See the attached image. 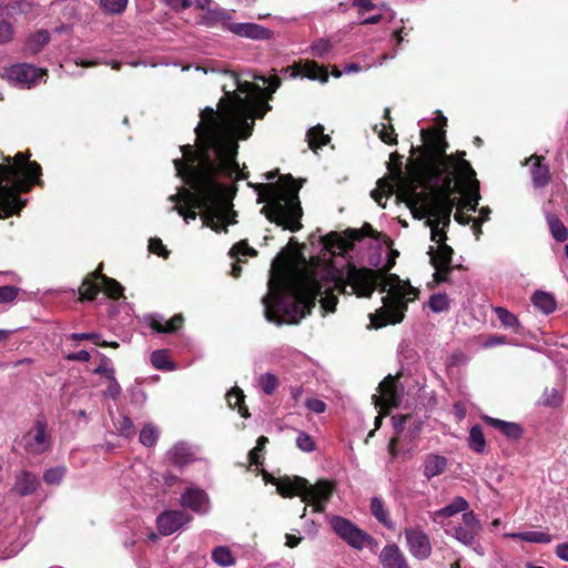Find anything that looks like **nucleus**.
<instances>
[{"label":"nucleus","mask_w":568,"mask_h":568,"mask_svg":"<svg viewBox=\"0 0 568 568\" xmlns=\"http://www.w3.org/2000/svg\"><path fill=\"white\" fill-rule=\"evenodd\" d=\"M306 488L307 480L302 477L282 478L276 481V489L283 497L300 496L303 499Z\"/></svg>","instance_id":"aec40b11"},{"label":"nucleus","mask_w":568,"mask_h":568,"mask_svg":"<svg viewBox=\"0 0 568 568\" xmlns=\"http://www.w3.org/2000/svg\"><path fill=\"white\" fill-rule=\"evenodd\" d=\"M306 136L308 141V146L312 150L326 145L331 140L329 136L324 133V126L321 124L311 128L307 131Z\"/></svg>","instance_id":"473e14b6"},{"label":"nucleus","mask_w":568,"mask_h":568,"mask_svg":"<svg viewBox=\"0 0 568 568\" xmlns=\"http://www.w3.org/2000/svg\"><path fill=\"white\" fill-rule=\"evenodd\" d=\"M39 486V478L36 474L28 470H22L16 478L14 489L21 496H28L37 490Z\"/></svg>","instance_id":"b1692460"},{"label":"nucleus","mask_w":568,"mask_h":568,"mask_svg":"<svg viewBox=\"0 0 568 568\" xmlns=\"http://www.w3.org/2000/svg\"><path fill=\"white\" fill-rule=\"evenodd\" d=\"M100 6L110 14H120L125 10L128 0H100Z\"/></svg>","instance_id":"49530a36"},{"label":"nucleus","mask_w":568,"mask_h":568,"mask_svg":"<svg viewBox=\"0 0 568 568\" xmlns=\"http://www.w3.org/2000/svg\"><path fill=\"white\" fill-rule=\"evenodd\" d=\"M555 552L558 558L564 561H568V542L557 545Z\"/></svg>","instance_id":"774afa93"},{"label":"nucleus","mask_w":568,"mask_h":568,"mask_svg":"<svg viewBox=\"0 0 568 568\" xmlns=\"http://www.w3.org/2000/svg\"><path fill=\"white\" fill-rule=\"evenodd\" d=\"M428 306L434 313L446 312L450 307V300L444 293H436L429 297Z\"/></svg>","instance_id":"a19ab883"},{"label":"nucleus","mask_w":568,"mask_h":568,"mask_svg":"<svg viewBox=\"0 0 568 568\" xmlns=\"http://www.w3.org/2000/svg\"><path fill=\"white\" fill-rule=\"evenodd\" d=\"M101 290L111 298L120 297L123 292L121 284L103 275L101 268L83 280L79 292L82 298L92 301Z\"/></svg>","instance_id":"0eeeda50"},{"label":"nucleus","mask_w":568,"mask_h":568,"mask_svg":"<svg viewBox=\"0 0 568 568\" xmlns=\"http://www.w3.org/2000/svg\"><path fill=\"white\" fill-rule=\"evenodd\" d=\"M108 381H109V385H108L104 394L111 398H116L121 393V386L116 382L115 376L113 377V379H108Z\"/></svg>","instance_id":"0e129e2a"},{"label":"nucleus","mask_w":568,"mask_h":568,"mask_svg":"<svg viewBox=\"0 0 568 568\" xmlns=\"http://www.w3.org/2000/svg\"><path fill=\"white\" fill-rule=\"evenodd\" d=\"M485 420L494 428L500 430L509 439H518L523 435V428L519 424L506 422L498 418L485 417Z\"/></svg>","instance_id":"393cba45"},{"label":"nucleus","mask_w":568,"mask_h":568,"mask_svg":"<svg viewBox=\"0 0 568 568\" xmlns=\"http://www.w3.org/2000/svg\"><path fill=\"white\" fill-rule=\"evenodd\" d=\"M225 30L251 40H270L273 36L270 29L251 22L227 23Z\"/></svg>","instance_id":"f3484780"},{"label":"nucleus","mask_w":568,"mask_h":568,"mask_svg":"<svg viewBox=\"0 0 568 568\" xmlns=\"http://www.w3.org/2000/svg\"><path fill=\"white\" fill-rule=\"evenodd\" d=\"M149 250L150 252L158 254L160 256L166 257L169 252L165 250L162 241L160 239H150L149 241Z\"/></svg>","instance_id":"052dcab7"},{"label":"nucleus","mask_w":568,"mask_h":568,"mask_svg":"<svg viewBox=\"0 0 568 568\" xmlns=\"http://www.w3.org/2000/svg\"><path fill=\"white\" fill-rule=\"evenodd\" d=\"M334 491V484L327 480H318L314 485H308L303 495V501L311 503L314 511H324V503H326Z\"/></svg>","instance_id":"ddd939ff"},{"label":"nucleus","mask_w":568,"mask_h":568,"mask_svg":"<svg viewBox=\"0 0 568 568\" xmlns=\"http://www.w3.org/2000/svg\"><path fill=\"white\" fill-rule=\"evenodd\" d=\"M507 339L505 336L503 335H491L489 336L485 342H484V346L485 347H494V346H497V345H504V344H507Z\"/></svg>","instance_id":"338daca9"},{"label":"nucleus","mask_w":568,"mask_h":568,"mask_svg":"<svg viewBox=\"0 0 568 568\" xmlns=\"http://www.w3.org/2000/svg\"><path fill=\"white\" fill-rule=\"evenodd\" d=\"M65 475L64 467H54L44 471L43 479L48 485H59Z\"/></svg>","instance_id":"8fccbe9b"},{"label":"nucleus","mask_w":568,"mask_h":568,"mask_svg":"<svg viewBox=\"0 0 568 568\" xmlns=\"http://www.w3.org/2000/svg\"><path fill=\"white\" fill-rule=\"evenodd\" d=\"M296 446L305 453H311L315 450V443L313 438L304 432H301L298 434L296 438Z\"/></svg>","instance_id":"864d4df0"},{"label":"nucleus","mask_w":568,"mask_h":568,"mask_svg":"<svg viewBox=\"0 0 568 568\" xmlns=\"http://www.w3.org/2000/svg\"><path fill=\"white\" fill-rule=\"evenodd\" d=\"M226 402L231 408H239V413L243 417L250 416L247 408L242 405L244 402V394L239 387L232 388L226 394Z\"/></svg>","instance_id":"e433bc0d"},{"label":"nucleus","mask_w":568,"mask_h":568,"mask_svg":"<svg viewBox=\"0 0 568 568\" xmlns=\"http://www.w3.org/2000/svg\"><path fill=\"white\" fill-rule=\"evenodd\" d=\"M447 143L443 140L426 146L415 162L409 178L400 169L392 173V179H381L377 187L371 192L375 202L386 206V200L397 194L405 202L417 220L427 219L433 242L445 244V227L450 223V215L456 204L454 197V172H447L450 162L446 158Z\"/></svg>","instance_id":"7ed1b4c3"},{"label":"nucleus","mask_w":568,"mask_h":568,"mask_svg":"<svg viewBox=\"0 0 568 568\" xmlns=\"http://www.w3.org/2000/svg\"><path fill=\"white\" fill-rule=\"evenodd\" d=\"M547 222L552 237L558 242H565L568 237V231L564 223L555 215H548Z\"/></svg>","instance_id":"58836bf2"},{"label":"nucleus","mask_w":568,"mask_h":568,"mask_svg":"<svg viewBox=\"0 0 568 568\" xmlns=\"http://www.w3.org/2000/svg\"><path fill=\"white\" fill-rule=\"evenodd\" d=\"M534 306L545 314H550L556 310V301L550 293L537 291L531 297Z\"/></svg>","instance_id":"c85d7f7f"},{"label":"nucleus","mask_w":568,"mask_h":568,"mask_svg":"<svg viewBox=\"0 0 568 568\" xmlns=\"http://www.w3.org/2000/svg\"><path fill=\"white\" fill-rule=\"evenodd\" d=\"M301 187L302 183L291 175L276 182L256 184L257 202L264 203L261 213L283 230L297 232L302 229L303 216L298 197Z\"/></svg>","instance_id":"20e7f679"},{"label":"nucleus","mask_w":568,"mask_h":568,"mask_svg":"<svg viewBox=\"0 0 568 568\" xmlns=\"http://www.w3.org/2000/svg\"><path fill=\"white\" fill-rule=\"evenodd\" d=\"M453 252V248L447 244L438 245L436 252H433V247L429 248L430 262L435 268L434 276L437 282H446L448 280L447 274L450 271Z\"/></svg>","instance_id":"4468645a"},{"label":"nucleus","mask_w":568,"mask_h":568,"mask_svg":"<svg viewBox=\"0 0 568 568\" xmlns=\"http://www.w3.org/2000/svg\"><path fill=\"white\" fill-rule=\"evenodd\" d=\"M45 72L29 63H17L3 69L2 78L12 85L30 89L44 81Z\"/></svg>","instance_id":"6e6552de"},{"label":"nucleus","mask_w":568,"mask_h":568,"mask_svg":"<svg viewBox=\"0 0 568 568\" xmlns=\"http://www.w3.org/2000/svg\"><path fill=\"white\" fill-rule=\"evenodd\" d=\"M174 11H183L192 6V0H159Z\"/></svg>","instance_id":"bf43d9fd"},{"label":"nucleus","mask_w":568,"mask_h":568,"mask_svg":"<svg viewBox=\"0 0 568 568\" xmlns=\"http://www.w3.org/2000/svg\"><path fill=\"white\" fill-rule=\"evenodd\" d=\"M480 530V523L474 511L463 514V525L453 528V536L462 544L470 546Z\"/></svg>","instance_id":"2eb2a0df"},{"label":"nucleus","mask_w":568,"mask_h":568,"mask_svg":"<svg viewBox=\"0 0 568 568\" xmlns=\"http://www.w3.org/2000/svg\"><path fill=\"white\" fill-rule=\"evenodd\" d=\"M151 362L158 369L172 371L174 368L173 363L170 361L169 353L165 349L153 352L151 355Z\"/></svg>","instance_id":"ea45409f"},{"label":"nucleus","mask_w":568,"mask_h":568,"mask_svg":"<svg viewBox=\"0 0 568 568\" xmlns=\"http://www.w3.org/2000/svg\"><path fill=\"white\" fill-rule=\"evenodd\" d=\"M371 511L373 516L385 527L393 528V523L389 518L388 510L384 501L379 497H373L371 500Z\"/></svg>","instance_id":"2f4dec72"},{"label":"nucleus","mask_w":568,"mask_h":568,"mask_svg":"<svg viewBox=\"0 0 568 568\" xmlns=\"http://www.w3.org/2000/svg\"><path fill=\"white\" fill-rule=\"evenodd\" d=\"M229 82L222 84L224 97L217 112L205 108L195 128L196 148L191 144L180 146L181 159H174L176 175L190 189L181 187L176 194L169 196L175 203V210L189 223L197 216L203 226L215 232L226 231L234 224L230 215L231 196L234 190L227 181L246 179L236 160L237 140L251 136L255 118H263L271 110L266 102L280 87V79L271 80L258 77L264 89L247 80H241L235 73H225Z\"/></svg>","instance_id":"f257e3e1"},{"label":"nucleus","mask_w":568,"mask_h":568,"mask_svg":"<svg viewBox=\"0 0 568 568\" xmlns=\"http://www.w3.org/2000/svg\"><path fill=\"white\" fill-rule=\"evenodd\" d=\"M494 313L496 314L504 328L513 329L516 333L519 332L521 325L515 314L501 306L494 307Z\"/></svg>","instance_id":"c756f323"},{"label":"nucleus","mask_w":568,"mask_h":568,"mask_svg":"<svg viewBox=\"0 0 568 568\" xmlns=\"http://www.w3.org/2000/svg\"><path fill=\"white\" fill-rule=\"evenodd\" d=\"M301 73L311 80H318L322 83H326L328 81V73L326 69L317 64L315 61H305L301 67Z\"/></svg>","instance_id":"cd10ccee"},{"label":"nucleus","mask_w":568,"mask_h":568,"mask_svg":"<svg viewBox=\"0 0 568 568\" xmlns=\"http://www.w3.org/2000/svg\"><path fill=\"white\" fill-rule=\"evenodd\" d=\"M258 384L266 395H272L278 386V379L274 374L265 373L261 375Z\"/></svg>","instance_id":"a18cd8bd"},{"label":"nucleus","mask_w":568,"mask_h":568,"mask_svg":"<svg viewBox=\"0 0 568 568\" xmlns=\"http://www.w3.org/2000/svg\"><path fill=\"white\" fill-rule=\"evenodd\" d=\"M29 158L30 154L18 152L14 156H6L4 163L0 164V219L19 213L26 204L19 193H27L41 183V166Z\"/></svg>","instance_id":"39448f33"},{"label":"nucleus","mask_w":568,"mask_h":568,"mask_svg":"<svg viewBox=\"0 0 568 568\" xmlns=\"http://www.w3.org/2000/svg\"><path fill=\"white\" fill-rule=\"evenodd\" d=\"M305 405L310 410H312L316 414L324 413L326 409V404L323 400L317 399V398H308L306 400Z\"/></svg>","instance_id":"e2e57ef3"},{"label":"nucleus","mask_w":568,"mask_h":568,"mask_svg":"<svg viewBox=\"0 0 568 568\" xmlns=\"http://www.w3.org/2000/svg\"><path fill=\"white\" fill-rule=\"evenodd\" d=\"M379 395H373V400L376 407L382 410H387L392 407H397L400 403L403 387L397 385V381L392 375H388L379 384ZM386 414V412H384Z\"/></svg>","instance_id":"9b49d317"},{"label":"nucleus","mask_w":568,"mask_h":568,"mask_svg":"<svg viewBox=\"0 0 568 568\" xmlns=\"http://www.w3.org/2000/svg\"><path fill=\"white\" fill-rule=\"evenodd\" d=\"M447 468V458L438 454H428L424 458L423 474L427 479L442 475Z\"/></svg>","instance_id":"5701e85b"},{"label":"nucleus","mask_w":568,"mask_h":568,"mask_svg":"<svg viewBox=\"0 0 568 568\" xmlns=\"http://www.w3.org/2000/svg\"><path fill=\"white\" fill-rule=\"evenodd\" d=\"M378 558L383 568H409L405 555L395 544L386 545Z\"/></svg>","instance_id":"6ab92c4d"},{"label":"nucleus","mask_w":568,"mask_h":568,"mask_svg":"<svg viewBox=\"0 0 568 568\" xmlns=\"http://www.w3.org/2000/svg\"><path fill=\"white\" fill-rule=\"evenodd\" d=\"M465 152H458L455 159L452 155H447V160L450 162V166L447 172H454V181L457 176L463 178L469 182L470 194L468 199V210L475 212L479 204V182L475 179V171L470 163L464 159ZM456 192V183L454 182V193Z\"/></svg>","instance_id":"423d86ee"},{"label":"nucleus","mask_w":568,"mask_h":568,"mask_svg":"<svg viewBox=\"0 0 568 568\" xmlns=\"http://www.w3.org/2000/svg\"><path fill=\"white\" fill-rule=\"evenodd\" d=\"M374 131L377 132L381 140L387 144L396 143V134L392 125L381 123L374 126Z\"/></svg>","instance_id":"09e8293b"},{"label":"nucleus","mask_w":568,"mask_h":568,"mask_svg":"<svg viewBox=\"0 0 568 568\" xmlns=\"http://www.w3.org/2000/svg\"><path fill=\"white\" fill-rule=\"evenodd\" d=\"M168 459L176 465L184 466L195 459L192 446L185 442L176 443L166 454Z\"/></svg>","instance_id":"412c9836"},{"label":"nucleus","mask_w":568,"mask_h":568,"mask_svg":"<svg viewBox=\"0 0 568 568\" xmlns=\"http://www.w3.org/2000/svg\"><path fill=\"white\" fill-rule=\"evenodd\" d=\"M93 373L103 375L106 379H113L115 376V371L111 361L104 355H102L100 365L93 371Z\"/></svg>","instance_id":"603ef678"},{"label":"nucleus","mask_w":568,"mask_h":568,"mask_svg":"<svg viewBox=\"0 0 568 568\" xmlns=\"http://www.w3.org/2000/svg\"><path fill=\"white\" fill-rule=\"evenodd\" d=\"M70 338L73 341L89 339L92 341L95 345H99L101 335L98 333H73L70 335Z\"/></svg>","instance_id":"680f3d73"},{"label":"nucleus","mask_w":568,"mask_h":568,"mask_svg":"<svg viewBox=\"0 0 568 568\" xmlns=\"http://www.w3.org/2000/svg\"><path fill=\"white\" fill-rule=\"evenodd\" d=\"M19 290L12 285L0 286V303H10L18 296Z\"/></svg>","instance_id":"4d7b16f0"},{"label":"nucleus","mask_w":568,"mask_h":568,"mask_svg":"<svg viewBox=\"0 0 568 568\" xmlns=\"http://www.w3.org/2000/svg\"><path fill=\"white\" fill-rule=\"evenodd\" d=\"M182 316L175 315L170 321H163V318H150V326L158 333H171L174 332L182 324Z\"/></svg>","instance_id":"7c9ffc66"},{"label":"nucleus","mask_w":568,"mask_h":568,"mask_svg":"<svg viewBox=\"0 0 568 568\" xmlns=\"http://www.w3.org/2000/svg\"><path fill=\"white\" fill-rule=\"evenodd\" d=\"M50 41V34L47 30H40L37 33L32 34L27 43H26V50L30 54H37L42 50V48L48 44Z\"/></svg>","instance_id":"72a5a7b5"},{"label":"nucleus","mask_w":568,"mask_h":568,"mask_svg":"<svg viewBox=\"0 0 568 568\" xmlns=\"http://www.w3.org/2000/svg\"><path fill=\"white\" fill-rule=\"evenodd\" d=\"M329 523L334 532L355 549H363L372 540L368 534L344 517L333 516Z\"/></svg>","instance_id":"1a4fd4ad"},{"label":"nucleus","mask_w":568,"mask_h":568,"mask_svg":"<svg viewBox=\"0 0 568 568\" xmlns=\"http://www.w3.org/2000/svg\"><path fill=\"white\" fill-rule=\"evenodd\" d=\"M541 404L545 406H558L562 402V397L558 389L556 388H546L541 396Z\"/></svg>","instance_id":"3c124183"},{"label":"nucleus","mask_w":568,"mask_h":568,"mask_svg":"<svg viewBox=\"0 0 568 568\" xmlns=\"http://www.w3.org/2000/svg\"><path fill=\"white\" fill-rule=\"evenodd\" d=\"M321 242L323 248L333 255L346 252L352 247L351 241L346 237H343L337 232L326 234L322 237Z\"/></svg>","instance_id":"4be33fe9"},{"label":"nucleus","mask_w":568,"mask_h":568,"mask_svg":"<svg viewBox=\"0 0 568 568\" xmlns=\"http://www.w3.org/2000/svg\"><path fill=\"white\" fill-rule=\"evenodd\" d=\"M13 38V27L11 23L0 20V44L11 41Z\"/></svg>","instance_id":"13d9d810"},{"label":"nucleus","mask_w":568,"mask_h":568,"mask_svg":"<svg viewBox=\"0 0 568 568\" xmlns=\"http://www.w3.org/2000/svg\"><path fill=\"white\" fill-rule=\"evenodd\" d=\"M381 10L383 11L382 13H377V14H373L367 18H363L359 23L361 24H376L383 20L390 22L395 18V12L393 10H390L388 7L383 6L381 8Z\"/></svg>","instance_id":"c03bdc74"},{"label":"nucleus","mask_w":568,"mask_h":568,"mask_svg":"<svg viewBox=\"0 0 568 568\" xmlns=\"http://www.w3.org/2000/svg\"><path fill=\"white\" fill-rule=\"evenodd\" d=\"M181 505L199 514L209 511L210 501L204 490L196 487H189L181 496Z\"/></svg>","instance_id":"a211bd4d"},{"label":"nucleus","mask_w":568,"mask_h":568,"mask_svg":"<svg viewBox=\"0 0 568 568\" xmlns=\"http://www.w3.org/2000/svg\"><path fill=\"white\" fill-rule=\"evenodd\" d=\"M529 162L532 163L531 168V179L532 183L536 187H542L548 184L550 174L547 165L541 164V158L537 155H532L529 159Z\"/></svg>","instance_id":"a878e982"},{"label":"nucleus","mask_w":568,"mask_h":568,"mask_svg":"<svg viewBox=\"0 0 568 568\" xmlns=\"http://www.w3.org/2000/svg\"><path fill=\"white\" fill-rule=\"evenodd\" d=\"M191 516L182 510H166L159 515L156 525L163 536H170L191 520Z\"/></svg>","instance_id":"dca6fc26"},{"label":"nucleus","mask_w":568,"mask_h":568,"mask_svg":"<svg viewBox=\"0 0 568 568\" xmlns=\"http://www.w3.org/2000/svg\"><path fill=\"white\" fill-rule=\"evenodd\" d=\"M468 507L469 504L464 497H456L450 504L436 510L434 514V519L440 521L443 518L453 517L458 513H468Z\"/></svg>","instance_id":"bb28decb"},{"label":"nucleus","mask_w":568,"mask_h":568,"mask_svg":"<svg viewBox=\"0 0 568 568\" xmlns=\"http://www.w3.org/2000/svg\"><path fill=\"white\" fill-rule=\"evenodd\" d=\"M353 6L358 8V12L361 16H363L366 11L376 8L372 0H353Z\"/></svg>","instance_id":"69168bd1"},{"label":"nucleus","mask_w":568,"mask_h":568,"mask_svg":"<svg viewBox=\"0 0 568 568\" xmlns=\"http://www.w3.org/2000/svg\"><path fill=\"white\" fill-rule=\"evenodd\" d=\"M507 537L514 539H520L527 542H536V544H549L551 541V536L544 531H524V532H511L507 534Z\"/></svg>","instance_id":"f704fd0d"},{"label":"nucleus","mask_w":568,"mask_h":568,"mask_svg":"<svg viewBox=\"0 0 568 568\" xmlns=\"http://www.w3.org/2000/svg\"><path fill=\"white\" fill-rule=\"evenodd\" d=\"M159 438V430L152 424L145 425L140 432V443L145 447L155 445Z\"/></svg>","instance_id":"79ce46f5"},{"label":"nucleus","mask_w":568,"mask_h":568,"mask_svg":"<svg viewBox=\"0 0 568 568\" xmlns=\"http://www.w3.org/2000/svg\"><path fill=\"white\" fill-rule=\"evenodd\" d=\"M333 44L328 39L321 38L313 42L311 45V53L313 57L324 59L332 51Z\"/></svg>","instance_id":"37998d69"},{"label":"nucleus","mask_w":568,"mask_h":568,"mask_svg":"<svg viewBox=\"0 0 568 568\" xmlns=\"http://www.w3.org/2000/svg\"><path fill=\"white\" fill-rule=\"evenodd\" d=\"M256 254H257L256 251L254 248L250 247L248 244L245 241L239 242L230 251V255L232 257L237 256V255L255 256Z\"/></svg>","instance_id":"5fc2aeb1"},{"label":"nucleus","mask_w":568,"mask_h":568,"mask_svg":"<svg viewBox=\"0 0 568 568\" xmlns=\"http://www.w3.org/2000/svg\"><path fill=\"white\" fill-rule=\"evenodd\" d=\"M406 545L409 554L418 559L426 560L432 555V542L428 535L418 527L405 528Z\"/></svg>","instance_id":"f8f14e48"},{"label":"nucleus","mask_w":568,"mask_h":568,"mask_svg":"<svg viewBox=\"0 0 568 568\" xmlns=\"http://www.w3.org/2000/svg\"><path fill=\"white\" fill-rule=\"evenodd\" d=\"M24 450L32 455H40L49 450L51 437L48 433V425L43 418H38L32 428L21 438Z\"/></svg>","instance_id":"9d476101"},{"label":"nucleus","mask_w":568,"mask_h":568,"mask_svg":"<svg viewBox=\"0 0 568 568\" xmlns=\"http://www.w3.org/2000/svg\"><path fill=\"white\" fill-rule=\"evenodd\" d=\"M114 426L120 435L124 437H132L135 434L133 423L128 416H120L114 422Z\"/></svg>","instance_id":"de8ad7c7"},{"label":"nucleus","mask_w":568,"mask_h":568,"mask_svg":"<svg viewBox=\"0 0 568 568\" xmlns=\"http://www.w3.org/2000/svg\"><path fill=\"white\" fill-rule=\"evenodd\" d=\"M213 561L221 567H231L234 565V556L226 546H219L212 551Z\"/></svg>","instance_id":"4c0bfd02"},{"label":"nucleus","mask_w":568,"mask_h":568,"mask_svg":"<svg viewBox=\"0 0 568 568\" xmlns=\"http://www.w3.org/2000/svg\"><path fill=\"white\" fill-rule=\"evenodd\" d=\"M390 267L368 270L349 265L338 270L325 265L314 270L288 268L276 257L270 271L268 293L262 300L264 315L276 324L297 323L311 312L317 296H321L322 308L332 313L337 304L334 292L367 297L379 287L387 294L383 297V307L376 314H369L372 325L379 328L399 323L407 304L417 298L418 290L388 273Z\"/></svg>","instance_id":"f03ea898"},{"label":"nucleus","mask_w":568,"mask_h":568,"mask_svg":"<svg viewBox=\"0 0 568 568\" xmlns=\"http://www.w3.org/2000/svg\"><path fill=\"white\" fill-rule=\"evenodd\" d=\"M469 448L476 453H484L486 449V439L479 425H475L469 430Z\"/></svg>","instance_id":"c9c22d12"},{"label":"nucleus","mask_w":568,"mask_h":568,"mask_svg":"<svg viewBox=\"0 0 568 568\" xmlns=\"http://www.w3.org/2000/svg\"><path fill=\"white\" fill-rule=\"evenodd\" d=\"M267 443H268L267 437H265V436L258 437L255 448L248 453V458H250L251 464H253V465L261 464L258 453L264 449V447Z\"/></svg>","instance_id":"6e6d98bb"}]
</instances>
